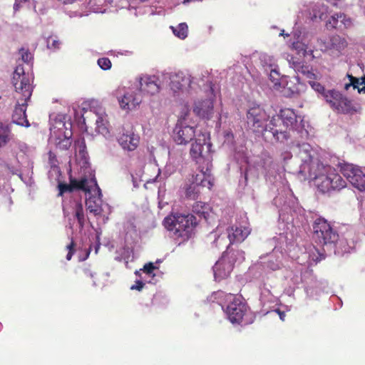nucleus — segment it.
<instances>
[{
    "label": "nucleus",
    "mask_w": 365,
    "mask_h": 365,
    "mask_svg": "<svg viewBox=\"0 0 365 365\" xmlns=\"http://www.w3.org/2000/svg\"><path fill=\"white\" fill-rule=\"evenodd\" d=\"M299 157L302 162L301 168L304 172L308 173L314 185L321 192L339 191L346 186V182L335 168L314 158L307 150L300 149Z\"/></svg>",
    "instance_id": "obj_1"
},
{
    "label": "nucleus",
    "mask_w": 365,
    "mask_h": 365,
    "mask_svg": "<svg viewBox=\"0 0 365 365\" xmlns=\"http://www.w3.org/2000/svg\"><path fill=\"white\" fill-rule=\"evenodd\" d=\"M32 79L31 75L25 72L21 64L16 67L13 73L12 84L19 97L12 114V123L26 128L31 125L27 119L26 111L27 103L30 100L33 92Z\"/></svg>",
    "instance_id": "obj_2"
},
{
    "label": "nucleus",
    "mask_w": 365,
    "mask_h": 365,
    "mask_svg": "<svg viewBox=\"0 0 365 365\" xmlns=\"http://www.w3.org/2000/svg\"><path fill=\"white\" fill-rule=\"evenodd\" d=\"M245 259V252L227 246L220 259L213 267L214 276L216 280L220 281L228 277L236 263L240 264Z\"/></svg>",
    "instance_id": "obj_3"
},
{
    "label": "nucleus",
    "mask_w": 365,
    "mask_h": 365,
    "mask_svg": "<svg viewBox=\"0 0 365 365\" xmlns=\"http://www.w3.org/2000/svg\"><path fill=\"white\" fill-rule=\"evenodd\" d=\"M163 225L167 230L173 231L176 237L185 241L191 237L197 225L196 217L193 215H170L165 217Z\"/></svg>",
    "instance_id": "obj_4"
},
{
    "label": "nucleus",
    "mask_w": 365,
    "mask_h": 365,
    "mask_svg": "<svg viewBox=\"0 0 365 365\" xmlns=\"http://www.w3.org/2000/svg\"><path fill=\"white\" fill-rule=\"evenodd\" d=\"M312 227L313 237L318 245L329 250L334 249L339 236L327 220L322 217L317 218Z\"/></svg>",
    "instance_id": "obj_5"
},
{
    "label": "nucleus",
    "mask_w": 365,
    "mask_h": 365,
    "mask_svg": "<svg viewBox=\"0 0 365 365\" xmlns=\"http://www.w3.org/2000/svg\"><path fill=\"white\" fill-rule=\"evenodd\" d=\"M228 304L226 307V314L232 324H249L251 319L249 317L251 311L247 302L241 296H237L232 294L227 295Z\"/></svg>",
    "instance_id": "obj_6"
},
{
    "label": "nucleus",
    "mask_w": 365,
    "mask_h": 365,
    "mask_svg": "<svg viewBox=\"0 0 365 365\" xmlns=\"http://www.w3.org/2000/svg\"><path fill=\"white\" fill-rule=\"evenodd\" d=\"M210 134L202 133L197 135L195 143L192 144L190 154L197 164L204 165L202 167L211 170V160L210 158L212 143L210 141Z\"/></svg>",
    "instance_id": "obj_7"
},
{
    "label": "nucleus",
    "mask_w": 365,
    "mask_h": 365,
    "mask_svg": "<svg viewBox=\"0 0 365 365\" xmlns=\"http://www.w3.org/2000/svg\"><path fill=\"white\" fill-rule=\"evenodd\" d=\"M247 124L250 130L255 133H262L267 130L269 115L262 106L253 104L247 111Z\"/></svg>",
    "instance_id": "obj_8"
},
{
    "label": "nucleus",
    "mask_w": 365,
    "mask_h": 365,
    "mask_svg": "<svg viewBox=\"0 0 365 365\" xmlns=\"http://www.w3.org/2000/svg\"><path fill=\"white\" fill-rule=\"evenodd\" d=\"M200 174H197L195 177L193 182L185 190V195L187 198L191 200H195L198 197L200 192V186L207 187L208 189H211L212 183L210 180V170L200 165L198 168Z\"/></svg>",
    "instance_id": "obj_9"
},
{
    "label": "nucleus",
    "mask_w": 365,
    "mask_h": 365,
    "mask_svg": "<svg viewBox=\"0 0 365 365\" xmlns=\"http://www.w3.org/2000/svg\"><path fill=\"white\" fill-rule=\"evenodd\" d=\"M195 136V128L188 125L184 120H178L173 130V139L178 145H186Z\"/></svg>",
    "instance_id": "obj_10"
},
{
    "label": "nucleus",
    "mask_w": 365,
    "mask_h": 365,
    "mask_svg": "<svg viewBox=\"0 0 365 365\" xmlns=\"http://www.w3.org/2000/svg\"><path fill=\"white\" fill-rule=\"evenodd\" d=\"M290 128L288 127L280 117L273 116L269 124H267L265 132L270 133L277 141H284L289 137Z\"/></svg>",
    "instance_id": "obj_11"
},
{
    "label": "nucleus",
    "mask_w": 365,
    "mask_h": 365,
    "mask_svg": "<svg viewBox=\"0 0 365 365\" xmlns=\"http://www.w3.org/2000/svg\"><path fill=\"white\" fill-rule=\"evenodd\" d=\"M91 182L93 184L94 187V195L90 196L86 200V205L87 210L93 213L95 216H100L102 213V207H101V190L98 185L97 181L95 178H91Z\"/></svg>",
    "instance_id": "obj_12"
},
{
    "label": "nucleus",
    "mask_w": 365,
    "mask_h": 365,
    "mask_svg": "<svg viewBox=\"0 0 365 365\" xmlns=\"http://www.w3.org/2000/svg\"><path fill=\"white\" fill-rule=\"evenodd\" d=\"M140 91L149 95H155L159 93L161 88V82L159 77L153 75H144L139 80Z\"/></svg>",
    "instance_id": "obj_13"
},
{
    "label": "nucleus",
    "mask_w": 365,
    "mask_h": 365,
    "mask_svg": "<svg viewBox=\"0 0 365 365\" xmlns=\"http://www.w3.org/2000/svg\"><path fill=\"white\" fill-rule=\"evenodd\" d=\"M117 140L124 150L133 151L139 145L140 137L133 130L125 131L123 129L122 133H119Z\"/></svg>",
    "instance_id": "obj_14"
},
{
    "label": "nucleus",
    "mask_w": 365,
    "mask_h": 365,
    "mask_svg": "<svg viewBox=\"0 0 365 365\" xmlns=\"http://www.w3.org/2000/svg\"><path fill=\"white\" fill-rule=\"evenodd\" d=\"M194 113L202 119L210 120L214 114V104L211 99L197 101L193 106Z\"/></svg>",
    "instance_id": "obj_15"
},
{
    "label": "nucleus",
    "mask_w": 365,
    "mask_h": 365,
    "mask_svg": "<svg viewBox=\"0 0 365 365\" xmlns=\"http://www.w3.org/2000/svg\"><path fill=\"white\" fill-rule=\"evenodd\" d=\"M250 230L246 227H229L227 229L228 238L230 240V245L228 246H230L232 247V245L243 242L246 239V237L250 235Z\"/></svg>",
    "instance_id": "obj_16"
},
{
    "label": "nucleus",
    "mask_w": 365,
    "mask_h": 365,
    "mask_svg": "<svg viewBox=\"0 0 365 365\" xmlns=\"http://www.w3.org/2000/svg\"><path fill=\"white\" fill-rule=\"evenodd\" d=\"M141 101L142 96L140 93L128 92L124 94L119 103L123 109L132 110L138 106Z\"/></svg>",
    "instance_id": "obj_17"
},
{
    "label": "nucleus",
    "mask_w": 365,
    "mask_h": 365,
    "mask_svg": "<svg viewBox=\"0 0 365 365\" xmlns=\"http://www.w3.org/2000/svg\"><path fill=\"white\" fill-rule=\"evenodd\" d=\"M70 182L72 186L73 191L74 190H83L86 193H91L94 190L93 184L91 182V179L88 180L86 177L77 180L70 177Z\"/></svg>",
    "instance_id": "obj_18"
},
{
    "label": "nucleus",
    "mask_w": 365,
    "mask_h": 365,
    "mask_svg": "<svg viewBox=\"0 0 365 365\" xmlns=\"http://www.w3.org/2000/svg\"><path fill=\"white\" fill-rule=\"evenodd\" d=\"M277 116L280 117L282 120L291 129L294 128V125L297 122V115L294 110L291 108H285L281 109L279 115Z\"/></svg>",
    "instance_id": "obj_19"
},
{
    "label": "nucleus",
    "mask_w": 365,
    "mask_h": 365,
    "mask_svg": "<svg viewBox=\"0 0 365 365\" xmlns=\"http://www.w3.org/2000/svg\"><path fill=\"white\" fill-rule=\"evenodd\" d=\"M328 48L341 52L347 47L348 43L345 38L339 35H333L329 38Z\"/></svg>",
    "instance_id": "obj_20"
},
{
    "label": "nucleus",
    "mask_w": 365,
    "mask_h": 365,
    "mask_svg": "<svg viewBox=\"0 0 365 365\" xmlns=\"http://www.w3.org/2000/svg\"><path fill=\"white\" fill-rule=\"evenodd\" d=\"M190 83V79H185L180 75H175L170 79V87L174 93H177L181 91L186 85H189Z\"/></svg>",
    "instance_id": "obj_21"
},
{
    "label": "nucleus",
    "mask_w": 365,
    "mask_h": 365,
    "mask_svg": "<svg viewBox=\"0 0 365 365\" xmlns=\"http://www.w3.org/2000/svg\"><path fill=\"white\" fill-rule=\"evenodd\" d=\"M210 210V206L202 202H196L192 205V212L206 221L208 219Z\"/></svg>",
    "instance_id": "obj_22"
},
{
    "label": "nucleus",
    "mask_w": 365,
    "mask_h": 365,
    "mask_svg": "<svg viewBox=\"0 0 365 365\" xmlns=\"http://www.w3.org/2000/svg\"><path fill=\"white\" fill-rule=\"evenodd\" d=\"M342 97L343 95L340 92L333 89L327 91L324 99L329 104L330 107L335 110Z\"/></svg>",
    "instance_id": "obj_23"
},
{
    "label": "nucleus",
    "mask_w": 365,
    "mask_h": 365,
    "mask_svg": "<svg viewBox=\"0 0 365 365\" xmlns=\"http://www.w3.org/2000/svg\"><path fill=\"white\" fill-rule=\"evenodd\" d=\"M11 138L10 125L0 121V148L5 146Z\"/></svg>",
    "instance_id": "obj_24"
},
{
    "label": "nucleus",
    "mask_w": 365,
    "mask_h": 365,
    "mask_svg": "<svg viewBox=\"0 0 365 365\" xmlns=\"http://www.w3.org/2000/svg\"><path fill=\"white\" fill-rule=\"evenodd\" d=\"M349 182L359 191H365V174L363 173L361 169L356 170V173L354 174V176Z\"/></svg>",
    "instance_id": "obj_25"
},
{
    "label": "nucleus",
    "mask_w": 365,
    "mask_h": 365,
    "mask_svg": "<svg viewBox=\"0 0 365 365\" xmlns=\"http://www.w3.org/2000/svg\"><path fill=\"white\" fill-rule=\"evenodd\" d=\"M335 111L339 113L349 114L356 111V110L354 108L351 101L343 96Z\"/></svg>",
    "instance_id": "obj_26"
},
{
    "label": "nucleus",
    "mask_w": 365,
    "mask_h": 365,
    "mask_svg": "<svg viewBox=\"0 0 365 365\" xmlns=\"http://www.w3.org/2000/svg\"><path fill=\"white\" fill-rule=\"evenodd\" d=\"M338 167L339 168L341 174L347 179V180H349V182L351 180L354 174L356 173V170L359 169L353 164L347 163H339L338 164Z\"/></svg>",
    "instance_id": "obj_27"
},
{
    "label": "nucleus",
    "mask_w": 365,
    "mask_h": 365,
    "mask_svg": "<svg viewBox=\"0 0 365 365\" xmlns=\"http://www.w3.org/2000/svg\"><path fill=\"white\" fill-rule=\"evenodd\" d=\"M295 70L308 78L309 81L313 80L316 78L315 74L312 71V68L310 65L300 62L295 65Z\"/></svg>",
    "instance_id": "obj_28"
},
{
    "label": "nucleus",
    "mask_w": 365,
    "mask_h": 365,
    "mask_svg": "<svg viewBox=\"0 0 365 365\" xmlns=\"http://www.w3.org/2000/svg\"><path fill=\"white\" fill-rule=\"evenodd\" d=\"M74 210V216L77 219L80 229H83L85 225V215L83 207L81 202H76Z\"/></svg>",
    "instance_id": "obj_29"
},
{
    "label": "nucleus",
    "mask_w": 365,
    "mask_h": 365,
    "mask_svg": "<svg viewBox=\"0 0 365 365\" xmlns=\"http://www.w3.org/2000/svg\"><path fill=\"white\" fill-rule=\"evenodd\" d=\"M107 121H105L103 118L98 117L96 121V133L106 136L109 134V130L107 125Z\"/></svg>",
    "instance_id": "obj_30"
},
{
    "label": "nucleus",
    "mask_w": 365,
    "mask_h": 365,
    "mask_svg": "<svg viewBox=\"0 0 365 365\" xmlns=\"http://www.w3.org/2000/svg\"><path fill=\"white\" fill-rule=\"evenodd\" d=\"M187 26L185 23L180 24L177 28L173 29V33L181 39H184L187 36Z\"/></svg>",
    "instance_id": "obj_31"
},
{
    "label": "nucleus",
    "mask_w": 365,
    "mask_h": 365,
    "mask_svg": "<svg viewBox=\"0 0 365 365\" xmlns=\"http://www.w3.org/2000/svg\"><path fill=\"white\" fill-rule=\"evenodd\" d=\"M345 15L344 14H336L331 16L330 19L329 20L327 23V26L331 28H336L338 21L340 20L341 22H343L344 24H346L344 21L345 20Z\"/></svg>",
    "instance_id": "obj_32"
},
{
    "label": "nucleus",
    "mask_w": 365,
    "mask_h": 365,
    "mask_svg": "<svg viewBox=\"0 0 365 365\" xmlns=\"http://www.w3.org/2000/svg\"><path fill=\"white\" fill-rule=\"evenodd\" d=\"M19 54L21 55V61L24 63H29L34 59L33 55L28 48H21L19 50Z\"/></svg>",
    "instance_id": "obj_33"
},
{
    "label": "nucleus",
    "mask_w": 365,
    "mask_h": 365,
    "mask_svg": "<svg viewBox=\"0 0 365 365\" xmlns=\"http://www.w3.org/2000/svg\"><path fill=\"white\" fill-rule=\"evenodd\" d=\"M309 84L310 86L317 93L321 94L324 98L325 96L326 93L327 91H326L324 86L322 85L320 83L314 81L312 80L309 81Z\"/></svg>",
    "instance_id": "obj_34"
},
{
    "label": "nucleus",
    "mask_w": 365,
    "mask_h": 365,
    "mask_svg": "<svg viewBox=\"0 0 365 365\" xmlns=\"http://www.w3.org/2000/svg\"><path fill=\"white\" fill-rule=\"evenodd\" d=\"M66 250H68V253L66 255V259L70 261L76 252V243L73 238H71V242L66 246Z\"/></svg>",
    "instance_id": "obj_35"
},
{
    "label": "nucleus",
    "mask_w": 365,
    "mask_h": 365,
    "mask_svg": "<svg viewBox=\"0 0 365 365\" xmlns=\"http://www.w3.org/2000/svg\"><path fill=\"white\" fill-rule=\"evenodd\" d=\"M59 193L58 196H62L65 192H73L71 182L69 184L60 182L58 185Z\"/></svg>",
    "instance_id": "obj_36"
},
{
    "label": "nucleus",
    "mask_w": 365,
    "mask_h": 365,
    "mask_svg": "<svg viewBox=\"0 0 365 365\" xmlns=\"http://www.w3.org/2000/svg\"><path fill=\"white\" fill-rule=\"evenodd\" d=\"M60 45H61V42L56 38H53L52 36L48 38L47 47L49 49H54V50L58 49V48H59Z\"/></svg>",
    "instance_id": "obj_37"
},
{
    "label": "nucleus",
    "mask_w": 365,
    "mask_h": 365,
    "mask_svg": "<svg viewBox=\"0 0 365 365\" xmlns=\"http://www.w3.org/2000/svg\"><path fill=\"white\" fill-rule=\"evenodd\" d=\"M98 66L103 70H108L111 68V61L108 58H101L98 60Z\"/></svg>",
    "instance_id": "obj_38"
},
{
    "label": "nucleus",
    "mask_w": 365,
    "mask_h": 365,
    "mask_svg": "<svg viewBox=\"0 0 365 365\" xmlns=\"http://www.w3.org/2000/svg\"><path fill=\"white\" fill-rule=\"evenodd\" d=\"M156 269H158V267H155L153 262H148L143 266L141 270L148 275L153 274L154 276L153 271Z\"/></svg>",
    "instance_id": "obj_39"
},
{
    "label": "nucleus",
    "mask_w": 365,
    "mask_h": 365,
    "mask_svg": "<svg viewBox=\"0 0 365 365\" xmlns=\"http://www.w3.org/2000/svg\"><path fill=\"white\" fill-rule=\"evenodd\" d=\"M347 77L349 79V81L351 83V86L354 89H360L361 88L359 87V85L361 84V82H359V78L353 76L351 74L347 73Z\"/></svg>",
    "instance_id": "obj_40"
},
{
    "label": "nucleus",
    "mask_w": 365,
    "mask_h": 365,
    "mask_svg": "<svg viewBox=\"0 0 365 365\" xmlns=\"http://www.w3.org/2000/svg\"><path fill=\"white\" fill-rule=\"evenodd\" d=\"M71 145V140L70 138H66L58 143V146L60 148L67 150Z\"/></svg>",
    "instance_id": "obj_41"
},
{
    "label": "nucleus",
    "mask_w": 365,
    "mask_h": 365,
    "mask_svg": "<svg viewBox=\"0 0 365 365\" xmlns=\"http://www.w3.org/2000/svg\"><path fill=\"white\" fill-rule=\"evenodd\" d=\"M76 146H78L80 152H83L86 149V143L83 138H81L75 142Z\"/></svg>",
    "instance_id": "obj_42"
},
{
    "label": "nucleus",
    "mask_w": 365,
    "mask_h": 365,
    "mask_svg": "<svg viewBox=\"0 0 365 365\" xmlns=\"http://www.w3.org/2000/svg\"><path fill=\"white\" fill-rule=\"evenodd\" d=\"M145 284L140 281V280H137L135 281V284L133 286H131L130 287V289L133 290V289H135V290H138V291H141L144 287Z\"/></svg>",
    "instance_id": "obj_43"
},
{
    "label": "nucleus",
    "mask_w": 365,
    "mask_h": 365,
    "mask_svg": "<svg viewBox=\"0 0 365 365\" xmlns=\"http://www.w3.org/2000/svg\"><path fill=\"white\" fill-rule=\"evenodd\" d=\"M275 312H277L280 318V319L282 321H284L285 320V317H286V314L283 311H281L280 309H277L274 310Z\"/></svg>",
    "instance_id": "obj_44"
},
{
    "label": "nucleus",
    "mask_w": 365,
    "mask_h": 365,
    "mask_svg": "<svg viewBox=\"0 0 365 365\" xmlns=\"http://www.w3.org/2000/svg\"><path fill=\"white\" fill-rule=\"evenodd\" d=\"M91 246H90L89 248L86 250V255L84 257H79V261H84L89 257V255L91 252Z\"/></svg>",
    "instance_id": "obj_45"
},
{
    "label": "nucleus",
    "mask_w": 365,
    "mask_h": 365,
    "mask_svg": "<svg viewBox=\"0 0 365 365\" xmlns=\"http://www.w3.org/2000/svg\"><path fill=\"white\" fill-rule=\"evenodd\" d=\"M83 272H84V274H85L86 276H88V277H91V278H93V276H94V274H93V273H92V272H91L88 269H85L83 270Z\"/></svg>",
    "instance_id": "obj_46"
},
{
    "label": "nucleus",
    "mask_w": 365,
    "mask_h": 365,
    "mask_svg": "<svg viewBox=\"0 0 365 365\" xmlns=\"http://www.w3.org/2000/svg\"><path fill=\"white\" fill-rule=\"evenodd\" d=\"M21 4V3H20V2H19V1L17 2V1H15V3H14V9L15 11H18V10L19 9V8H20V4Z\"/></svg>",
    "instance_id": "obj_47"
},
{
    "label": "nucleus",
    "mask_w": 365,
    "mask_h": 365,
    "mask_svg": "<svg viewBox=\"0 0 365 365\" xmlns=\"http://www.w3.org/2000/svg\"><path fill=\"white\" fill-rule=\"evenodd\" d=\"M351 86V83L349 82V83H346L345 86H344V89L345 90H349V88Z\"/></svg>",
    "instance_id": "obj_48"
},
{
    "label": "nucleus",
    "mask_w": 365,
    "mask_h": 365,
    "mask_svg": "<svg viewBox=\"0 0 365 365\" xmlns=\"http://www.w3.org/2000/svg\"><path fill=\"white\" fill-rule=\"evenodd\" d=\"M359 93H365V86L360 89H359Z\"/></svg>",
    "instance_id": "obj_49"
},
{
    "label": "nucleus",
    "mask_w": 365,
    "mask_h": 365,
    "mask_svg": "<svg viewBox=\"0 0 365 365\" xmlns=\"http://www.w3.org/2000/svg\"><path fill=\"white\" fill-rule=\"evenodd\" d=\"M361 84H364L365 85V76L362 77L361 78Z\"/></svg>",
    "instance_id": "obj_50"
},
{
    "label": "nucleus",
    "mask_w": 365,
    "mask_h": 365,
    "mask_svg": "<svg viewBox=\"0 0 365 365\" xmlns=\"http://www.w3.org/2000/svg\"><path fill=\"white\" fill-rule=\"evenodd\" d=\"M15 1H17V2L19 1L20 3H24V2L28 1L29 0H15Z\"/></svg>",
    "instance_id": "obj_51"
},
{
    "label": "nucleus",
    "mask_w": 365,
    "mask_h": 365,
    "mask_svg": "<svg viewBox=\"0 0 365 365\" xmlns=\"http://www.w3.org/2000/svg\"><path fill=\"white\" fill-rule=\"evenodd\" d=\"M138 272H139L138 271H136V272H135V274H138Z\"/></svg>",
    "instance_id": "obj_52"
}]
</instances>
